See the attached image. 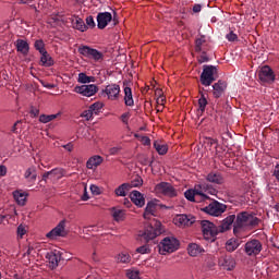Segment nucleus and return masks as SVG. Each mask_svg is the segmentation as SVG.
I'll list each match as a JSON object with an SVG mask.
<instances>
[{"mask_svg":"<svg viewBox=\"0 0 279 279\" xmlns=\"http://www.w3.org/2000/svg\"><path fill=\"white\" fill-rule=\"evenodd\" d=\"M226 88H228V83L226 81H218L213 85V95L215 99H219L225 93Z\"/></svg>","mask_w":279,"mask_h":279,"instance_id":"a211bd4d","label":"nucleus"},{"mask_svg":"<svg viewBox=\"0 0 279 279\" xmlns=\"http://www.w3.org/2000/svg\"><path fill=\"white\" fill-rule=\"evenodd\" d=\"M20 5H29L33 10H36V7L32 3H34V0H19L17 2Z\"/></svg>","mask_w":279,"mask_h":279,"instance_id":"864d4df0","label":"nucleus"},{"mask_svg":"<svg viewBox=\"0 0 279 279\" xmlns=\"http://www.w3.org/2000/svg\"><path fill=\"white\" fill-rule=\"evenodd\" d=\"M228 206L219 203V201H213L208 206L203 208V213L210 215L211 217H219L223 215V211L227 210Z\"/></svg>","mask_w":279,"mask_h":279,"instance_id":"9d476101","label":"nucleus"},{"mask_svg":"<svg viewBox=\"0 0 279 279\" xmlns=\"http://www.w3.org/2000/svg\"><path fill=\"white\" fill-rule=\"evenodd\" d=\"M7 174H8V167H5L4 165H1L0 166V177L3 178Z\"/></svg>","mask_w":279,"mask_h":279,"instance_id":"0e129e2a","label":"nucleus"},{"mask_svg":"<svg viewBox=\"0 0 279 279\" xmlns=\"http://www.w3.org/2000/svg\"><path fill=\"white\" fill-rule=\"evenodd\" d=\"M236 219L235 215H230L228 216L221 225H219L218 227L220 228V232H227V230H230V228H232V223H233V228H234V223L236 221H234Z\"/></svg>","mask_w":279,"mask_h":279,"instance_id":"393cba45","label":"nucleus"},{"mask_svg":"<svg viewBox=\"0 0 279 279\" xmlns=\"http://www.w3.org/2000/svg\"><path fill=\"white\" fill-rule=\"evenodd\" d=\"M66 220H61L56 228L46 234L47 239L53 241L57 236H66Z\"/></svg>","mask_w":279,"mask_h":279,"instance_id":"4468645a","label":"nucleus"},{"mask_svg":"<svg viewBox=\"0 0 279 279\" xmlns=\"http://www.w3.org/2000/svg\"><path fill=\"white\" fill-rule=\"evenodd\" d=\"M60 117V113L56 114H41L39 116V123H50V121H53L54 119H58Z\"/></svg>","mask_w":279,"mask_h":279,"instance_id":"4c0bfd02","label":"nucleus"},{"mask_svg":"<svg viewBox=\"0 0 279 279\" xmlns=\"http://www.w3.org/2000/svg\"><path fill=\"white\" fill-rule=\"evenodd\" d=\"M218 265L227 271H232L236 267V259L232 255H222L218 259Z\"/></svg>","mask_w":279,"mask_h":279,"instance_id":"2eb2a0df","label":"nucleus"},{"mask_svg":"<svg viewBox=\"0 0 279 279\" xmlns=\"http://www.w3.org/2000/svg\"><path fill=\"white\" fill-rule=\"evenodd\" d=\"M165 232V227L162 222L153 219L148 225L145 226L144 230L138 232L140 239L145 241L146 244L137 247L135 250L136 254H151V248L149 247V241H154L156 236H160Z\"/></svg>","mask_w":279,"mask_h":279,"instance_id":"f257e3e1","label":"nucleus"},{"mask_svg":"<svg viewBox=\"0 0 279 279\" xmlns=\"http://www.w3.org/2000/svg\"><path fill=\"white\" fill-rule=\"evenodd\" d=\"M46 258L48 259L50 269H56L58 263L62 259V255L59 251L47 253Z\"/></svg>","mask_w":279,"mask_h":279,"instance_id":"6ab92c4d","label":"nucleus"},{"mask_svg":"<svg viewBox=\"0 0 279 279\" xmlns=\"http://www.w3.org/2000/svg\"><path fill=\"white\" fill-rule=\"evenodd\" d=\"M244 252L247 256H258L263 252V243L254 239L245 243Z\"/></svg>","mask_w":279,"mask_h":279,"instance_id":"f8f14e48","label":"nucleus"},{"mask_svg":"<svg viewBox=\"0 0 279 279\" xmlns=\"http://www.w3.org/2000/svg\"><path fill=\"white\" fill-rule=\"evenodd\" d=\"M206 252L204 247L197 243H190L187 245V254L192 257L202 256Z\"/></svg>","mask_w":279,"mask_h":279,"instance_id":"5701e85b","label":"nucleus"},{"mask_svg":"<svg viewBox=\"0 0 279 279\" xmlns=\"http://www.w3.org/2000/svg\"><path fill=\"white\" fill-rule=\"evenodd\" d=\"M90 191L93 195H101V189L97 185H90Z\"/></svg>","mask_w":279,"mask_h":279,"instance_id":"bf43d9fd","label":"nucleus"},{"mask_svg":"<svg viewBox=\"0 0 279 279\" xmlns=\"http://www.w3.org/2000/svg\"><path fill=\"white\" fill-rule=\"evenodd\" d=\"M120 94L121 87L118 84L107 85L106 88L102 89V95H107L108 99H110L111 101H117Z\"/></svg>","mask_w":279,"mask_h":279,"instance_id":"dca6fc26","label":"nucleus"},{"mask_svg":"<svg viewBox=\"0 0 279 279\" xmlns=\"http://www.w3.org/2000/svg\"><path fill=\"white\" fill-rule=\"evenodd\" d=\"M16 232H17V239H23V236H25V234H27V229H25V226L20 225L17 227Z\"/></svg>","mask_w":279,"mask_h":279,"instance_id":"3c124183","label":"nucleus"},{"mask_svg":"<svg viewBox=\"0 0 279 279\" xmlns=\"http://www.w3.org/2000/svg\"><path fill=\"white\" fill-rule=\"evenodd\" d=\"M201 227L203 236L206 241H215L217 239V234H221V229L219 226H216L209 220H202Z\"/></svg>","mask_w":279,"mask_h":279,"instance_id":"20e7f679","label":"nucleus"},{"mask_svg":"<svg viewBox=\"0 0 279 279\" xmlns=\"http://www.w3.org/2000/svg\"><path fill=\"white\" fill-rule=\"evenodd\" d=\"M204 49H210V46L206 44V36L202 35L195 40V51L196 53H199L201 51H204Z\"/></svg>","mask_w":279,"mask_h":279,"instance_id":"bb28decb","label":"nucleus"},{"mask_svg":"<svg viewBox=\"0 0 279 279\" xmlns=\"http://www.w3.org/2000/svg\"><path fill=\"white\" fill-rule=\"evenodd\" d=\"M258 223H260V219L255 217L254 214L250 211L239 213L235 217L233 232L236 234V232H239V230H243V228H256Z\"/></svg>","mask_w":279,"mask_h":279,"instance_id":"f03ea898","label":"nucleus"},{"mask_svg":"<svg viewBox=\"0 0 279 279\" xmlns=\"http://www.w3.org/2000/svg\"><path fill=\"white\" fill-rule=\"evenodd\" d=\"M78 53L83 56L84 58H89L90 60H95L96 62H99V60H104V53L101 51L90 48L89 46H80L78 47Z\"/></svg>","mask_w":279,"mask_h":279,"instance_id":"0eeeda50","label":"nucleus"},{"mask_svg":"<svg viewBox=\"0 0 279 279\" xmlns=\"http://www.w3.org/2000/svg\"><path fill=\"white\" fill-rule=\"evenodd\" d=\"M143 145H151V140L148 136L142 137Z\"/></svg>","mask_w":279,"mask_h":279,"instance_id":"774afa93","label":"nucleus"},{"mask_svg":"<svg viewBox=\"0 0 279 279\" xmlns=\"http://www.w3.org/2000/svg\"><path fill=\"white\" fill-rule=\"evenodd\" d=\"M206 199H210V196L204 194L202 190H196L193 202H195L196 204H202V202H206Z\"/></svg>","mask_w":279,"mask_h":279,"instance_id":"f704fd0d","label":"nucleus"},{"mask_svg":"<svg viewBox=\"0 0 279 279\" xmlns=\"http://www.w3.org/2000/svg\"><path fill=\"white\" fill-rule=\"evenodd\" d=\"M130 83L128 81L123 82L124 86V104L125 106L132 107L134 106V98L132 96V87L129 86Z\"/></svg>","mask_w":279,"mask_h":279,"instance_id":"4be33fe9","label":"nucleus"},{"mask_svg":"<svg viewBox=\"0 0 279 279\" xmlns=\"http://www.w3.org/2000/svg\"><path fill=\"white\" fill-rule=\"evenodd\" d=\"M130 192V183H122L114 190L117 197H125Z\"/></svg>","mask_w":279,"mask_h":279,"instance_id":"473e14b6","label":"nucleus"},{"mask_svg":"<svg viewBox=\"0 0 279 279\" xmlns=\"http://www.w3.org/2000/svg\"><path fill=\"white\" fill-rule=\"evenodd\" d=\"M129 186H130V191H132V189H137L138 186H143V179L141 177H136L129 183Z\"/></svg>","mask_w":279,"mask_h":279,"instance_id":"a18cd8bd","label":"nucleus"},{"mask_svg":"<svg viewBox=\"0 0 279 279\" xmlns=\"http://www.w3.org/2000/svg\"><path fill=\"white\" fill-rule=\"evenodd\" d=\"M65 174L66 171L62 168H54L50 170L51 178H57L58 180H60V178H64Z\"/></svg>","mask_w":279,"mask_h":279,"instance_id":"58836bf2","label":"nucleus"},{"mask_svg":"<svg viewBox=\"0 0 279 279\" xmlns=\"http://www.w3.org/2000/svg\"><path fill=\"white\" fill-rule=\"evenodd\" d=\"M20 123H23V121H22V120H17V121L13 124V126L11 128V132H13V134H19L17 125H19Z\"/></svg>","mask_w":279,"mask_h":279,"instance_id":"e2e57ef3","label":"nucleus"},{"mask_svg":"<svg viewBox=\"0 0 279 279\" xmlns=\"http://www.w3.org/2000/svg\"><path fill=\"white\" fill-rule=\"evenodd\" d=\"M193 12H194V14L202 12V4H194Z\"/></svg>","mask_w":279,"mask_h":279,"instance_id":"338daca9","label":"nucleus"},{"mask_svg":"<svg viewBox=\"0 0 279 279\" xmlns=\"http://www.w3.org/2000/svg\"><path fill=\"white\" fill-rule=\"evenodd\" d=\"M159 254L167 256V254H173L180 250V241L174 236H166L158 244Z\"/></svg>","mask_w":279,"mask_h":279,"instance_id":"7ed1b4c3","label":"nucleus"},{"mask_svg":"<svg viewBox=\"0 0 279 279\" xmlns=\"http://www.w3.org/2000/svg\"><path fill=\"white\" fill-rule=\"evenodd\" d=\"M102 162H104V157L99 155H95L87 160L86 167L87 169H97V167H99V165H101Z\"/></svg>","mask_w":279,"mask_h":279,"instance_id":"a878e982","label":"nucleus"},{"mask_svg":"<svg viewBox=\"0 0 279 279\" xmlns=\"http://www.w3.org/2000/svg\"><path fill=\"white\" fill-rule=\"evenodd\" d=\"M157 206L158 204H156V201H149L144 211V219H150V217H156Z\"/></svg>","mask_w":279,"mask_h":279,"instance_id":"b1692460","label":"nucleus"},{"mask_svg":"<svg viewBox=\"0 0 279 279\" xmlns=\"http://www.w3.org/2000/svg\"><path fill=\"white\" fill-rule=\"evenodd\" d=\"M203 189H205V191H208L210 195H217V190L215 187H210V185H203Z\"/></svg>","mask_w":279,"mask_h":279,"instance_id":"052dcab7","label":"nucleus"},{"mask_svg":"<svg viewBox=\"0 0 279 279\" xmlns=\"http://www.w3.org/2000/svg\"><path fill=\"white\" fill-rule=\"evenodd\" d=\"M122 123H124V125H128L129 121H130V112H125L120 117Z\"/></svg>","mask_w":279,"mask_h":279,"instance_id":"4d7b16f0","label":"nucleus"},{"mask_svg":"<svg viewBox=\"0 0 279 279\" xmlns=\"http://www.w3.org/2000/svg\"><path fill=\"white\" fill-rule=\"evenodd\" d=\"M130 197L131 202H133V204L138 208H143V206H145V196L141 192L133 191L131 192Z\"/></svg>","mask_w":279,"mask_h":279,"instance_id":"412c9836","label":"nucleus"},{"mask_svg":"<svg viewBox=\"0 0 279 279\" xmlns=\"http://www.w3.org/2000/svg\"><path fill=\"white\" fill-rule=\"evenodd\" d=\"M219 71L215 65H203V72L201 74V84L203 86H210L213 82L217 81Z\"/></svg>","mask_w":279,"mask_h":279,"instance_id":"39448f33","label":"nucleus"},{"mask_svg":"<svg viewBox=\"0 0 279 279\" xmlns=\"http://www.w3.org/2000/svg\"><path fill=\"white\" fill-rule=\"evenodd\" d=\"M207 182L211 184H223V175L219 172H210L206 177Z\"/></svg>","mask_w":279,"mask_h":279,"instance_id":"cd10ccee","label":"nucleus"},{"mask_svg":"<svg viewBox=\"0 0 279 279\" xmlns=\"http://www.w3.org/2000/svg\"><path fill=\"white\" fill-rule=\"evenodd\" d=\"M95 77L86 75V73L82 72L78 74L77 82L80 84H90Z\"/></svg>","mask_w":279,"mask_h":279,"instance_id":"a19ab883","label":"nucleus"},{"mask_svg":"<svg viewBox=\"0 0 279 279\" xmlns=\"http://www.w3.org/2000/svg\"><path fill=\"white\" fill-rule=\"evenodd\" d=\"M98 92H99V87H97V85L95 84L81 85V86L74 87V93H77L83 97H93L94 95H97Z\"/></svg>","mask_w":279,"mask_h":279,"instance_id":"ddd939ff","label":"nucleus"},{"mask_svg":"<svg viewBox=\"0 0 279 279\" xmlns=\"http://www.w3.org/2000/svg\"><path fill=\"white\" fill-rule=\"evenodd\" d=\"M226 38L227 40H229V43H234L235 40H239V36H236V34H234V32L232 31L227 34Z\"/></svg>","mask_w":279,"mask_h":279,"instance_id":"5fc2aeb1","label":"nucleus"},{"mask_svg":"<svg viewBox=\"0 0 279 279\" xmlns=\"http://www.w3.org/2000/svg\"><path fill=\"white\" fill-rule=\"evenodd\" d=\"M93 114H95L90 108H88L87 110L83 111L81 117L83 119H85L86 121H90V119H93Z\"/></svg>","mask_w":279,"mask_h":279,"instance_id":"8fccbe9b","label":"nucleus"},{"mask_svg":"<svg viewBox=\"0 0 279 279\" xmlns=\"http://www.w3.org/2000/svg\"><path fill=\"white\" fill-rule=\"evenodd\" d=\"M157 193H161L165 197H178V190L169 182H160L155 186Z\"/></svg>","mask_w":279,"mask_h":279,"instance_id":"9b49d317","label":"nucleus"},{"mask_svg":"<svg viewBox=\"0 0 279 279\" xmlns=\"http://www.w3.org/2000/svg\"><path fill=\"white\" fill-rule=\"evenodd\" d=\"M34 48L36 51H39L40 54L47 52V49H45V41L43 39L35 40Z\"/></svg>","mask_w":279,"mask_h":279,"instance_id":"c03bdc74","label":"nucleus"},{"mask_svg":"<svg viewBox=\"0 0 279 279\" xmlns=\"http://www.w3.org/2000/svg\"><path fill=\"white\" fill-rule=\"evenodd\" d=\"M239 248V242H236V240H228L226 243V250L227 252H234L235 250Z\"/></svg>","mask_w":279,"mask_h":279,"instance_id":"79ce46f5","label":"nucleus"},{"mask_svg":"<svg viewBox=\"0 0 279 279\" xmlns=\"http://www.w3.org/2000/svg\"><path fill=\"white\" fill-rule=\"evenodd\" d=\"M16 49L23 56H27V53H29V44L27 41H25L24 39H17L16 40Z\"/></svg>","mask_w":279,"mask_h":279,"instance_id":"c756f323","label":"nucleus"},{"mask_svg":"<svg viewBox=\"0 0 279 279\" xmlns=\"http://www.w3.org/2000/svg\"><path fill=\"white\" fill-rule=\"evenodd\" d=\"M25 180L29 181L32 184L36 182V178H38V174L36 173V167L32 166L29 167L25 173H24Z\"/></svg>","mask_w":279,"mask_h":279,"instance_id":"2f4dec72","label":"nucleus"},{"mask_svg":"<svg viewBox=\"0 0 279 279\" xmlns=\"http://www.w3.org/2000/svg\"><path fill=\"white\" fill-rule=\"evenodd\" d=\"M40 114V110L39 109H36V108H32L31 109V116L36 118Z\"/></svg>","mask_w":279,"mask_h":279,"instance_id":"69168bd1","label":"nucleus"},{"mask_svg":"<svg viewBox=\"0 0 279 279\" xmlns=\"http://www.w3.org/2000/svg\"><path fill=\"white\" fill-rule=\"evenodd\" d=\"M112 21V13L110 12H101L97 15V27L98 29H106L108 24Z\"/></svg>","mask_w":279,"mask_h":279,"instance_id":"f3484780","label":"nucleus"},{"mask_svg":"<svg viewBox=\"0 0 279 279\" xmlns=\"http://www.w3.org/2000/svg\"><path fill=\"white\" fill-rule=\"evenodd\" d=\"M72 25L73 28L77 29L78 32H86V29H88V26L86 23H84V20L78 16H74V19H72Z\"/></svg>","mask_w":279,"mask_h":279,"instance_id":"c85d7f7f","label":"nucleus"},{"mask_svg":"<svg viewBox=\"0 0 279 279\" xmlns=\"http://www.w3.org/2000/svg\"><path fill=\"white\" fill-rule=\"evenodd\" d=\"M118 263H132V256H130V253L122 252L117 256Z\"/></svg>","mask_w":279,"mask_h":279,"instance_id":"ea45409f","label":"nucleus"},{"mask_svg":"<svg viewBox=\"0 0 279 279\" xmlns=\"http://www.w3.org/2000/svg\"><path fill=\"white\" fill-rule=\"evenodd\" d=\"M13 196L20 206H25V202L27 199V196H25V194H23L21 192H14Z\"/></svg>","mask_w":279,"mask_h":279,"instance_id":"37998d69","label":"nucleus"},{"mask_svg":"<svg viewBox=\"0 0 279 279\" xmlns=\"http://www.w3.org/2000/svg\"><path fill=\"white\" fill-rule=\"evenodd\" d=\"M142 165H144L145 167H151V165H154V160H149V158L144 157L143 160L141 161Z\"/></svg>","mask_w":279,"mask_h":279,"instance_id":"680f3d73","label":"nucleus"},{"mask_svg":"<svg viewBox=\"0 0 279 279\" xmlns=\"http://www.w3.org/2000/svg\"><path fill=\"white\" fill-rule=\"evenodd\" d=\"M78 53L83 56L84 58H89L90 60H95L96 62H99V60H104V53L101 51L90 48L89 46H80L78 47Z\"/></svg>","mask_w":279,"mask_h":279,"instance_id":"6e6552de","label":"nucleus"},{"mask_svg":"<svg viewBox=\"0 0 279 279\" xmlns=\"http://www.w3.org/2000/svg\"><path fill=\"white\" fill-rule=\"evenodd\" d=\"M174 221H175L177 226H187L189 227V226H193V223L195 222V217L182 214V215L177 216Z\"/></svg>","mask_w":279,"mask_h":279,"instance_id":"aec40b11","label":"nucleus"},{"mask_svg":"<svg viewBox=\"0 0 279 279\" xmlns=\"http://www.w3.org/2000/svg\"><path fill=\"white\" fill-rule=\"evenodd\" d=\"M86 25L92 28L95 27V19L92 15L86 17Z\"/></svg>","mask_w":279,"mask_h":279,"instance_id":"13d9d810","label":"nucleus"},{"mask_svg":"<svg viewBox=\"0 0 279 279\" xmlns=\"http://www.w3.org/2000/svg\"><path fill=\"white\" fill-rule=\"evenodd\" d=\"M121 147L117 146V147H112L109 149V154L110 156H118V154L121 153Z\"/></svg>","mask_w":279,"mask_h":279,"instance_id":"6e6d98bb","label":"nucleus"},{"mask_svg":"<svg viewBox=\"0 0 279 279\" xmlns=\"http://www.w3.org/2000/svg\"><path fill=\"white\" fill-rule=\"evenodd\" d=\"M40 65L41 66H53L54 64V61H53V58L51 57V54H49V52H41L40 54Z\"/></svg>","mask_w":279,"mask_h":279,"instance_id":"7c9ffc66","label":"nucleus"},{"mask_svg":"<svg viewBox=\"0 0 279 279\" xmlns=\"http://www.w3.org/2000/svg\"><path fill=\"white\" fill-rule=\"evenodd\" d=\"M201 98L198 99V108L201 112H206V106H208V100L203 92H199Z\"/></svg>","mask_w":279,"mask_h":279,"instance_id":"e433bc0d","label":"nucleus"},{"mask_svg":"<svg viewBox=\"0 0 279 279\" xmlns=\"http://www.w3.org/2000/svg\"><path fill=\"white\" fill-rule=\"evenodd\" d=\"M196 193H197V187H195L194 190L185 191L184 196L185 198H187L189 202H194Z\"/></svg>","mask_w":279,"mask_h":279,"instance_id":"49530a36","label":"nucleus"},{"mask_svg":"<svg viewBox=\"0 0 279 279\" xmlns=\"http://www.w3.org/2000/svg\"><path fill=\"white\" fill-rule=\"evenodd\" d=\"M126 277L129 279H141L138 270H128Z\"/></svg>","mask_w":279,"mask_h":279,"instance_id":"603ef678","label":"nucleus"},{"mask_svg":"<svg viewBox=\"0 0 279 279\" xmlns=\"http://www.w3.org/2000/svg\"><path fill=\"white\" fill-rule=\"evenodd\" d=\"M209 49L206 48L204 50H202L199 53H202L198 58V62L199 64H203V62H209L210 58H208V54H206V51H208Z\"/></svg>","mask_w":279,"mask_h":279,"instance_id":"09e8293b","label":"nucleus"},{"mask_svg":"<svg viewBox=\"0 0 279 279\" xmlns=\"http://www.w3.org/2000/svg\"><path fill=\"white\" fill-rule=\"evenodd\" d=\"M154 147L159 156H165V154L169 151V147L166 144H160L159 142H155Z\"/></svg>","mask_w":279,"mask_h":279,"instance_id":"c9c22d12","label":"nucleus"},{"mask_svg":"<svg viewBox=\"0 0 279 279\" xmlns=\"http://www.w3.org/2000/svg\"><path fill=\"white\" fill-rule=\"evenodd\" d=\"M257 77L260 84H274L276 82V73L269 65H264L257 72Z\"/></svg>","mask_w":279,"mask_h":279,"instance_id":"423d86ee","label":"nucleus"},{"mask_svg":"<svg viewBox=\"0 0 279 279\" xmlns=\"http://www.w3.org/2000/svg\"><path fill=\"white\" fill-rule=\"evenodd\" d=\"M111 215H112L114 221H123V219L125 217V211L123 209L112 207L111 208Z\"/></svg>","mask_w":279,"mask_h":279,"instance_id":"72a5a7b5","label":"nucleus"},{"mask_svg":"<svg viewBox=\"0 0 279 279\" xmlns=\"http://www.w3.org/2000/svg\"><path fill=\"white\" fill-rule=\"evenodd\" d=\"M78 53L83 56L84 58H89L90 60H95L96 62H99V60H104V53L101 51L90 48L89 46H80L78 47Z\"/></svg>","mask_w":279,"mask_h":279,"instance_id":"1a4fd4ad","label":"nucleus"},{"mask_svg":"<svg viewBox=\"0 0 279 279\" xmlns=\"http://www.w3.org/2000/svg\"><path fill=\"white\" fill-rule=\"evenodd\" d=\"M104 108V105L101 102H94L89 106V109H92V113L99 114V110Z\"/></svg>","mask_w":279,"mask_h":279,"instance_id":"de8ad7c7","label":"nucleus"}]
</instances>
